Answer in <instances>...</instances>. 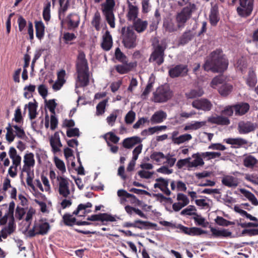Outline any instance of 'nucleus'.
<instances>
[{
	"label": "nucleus",
	"instance_id": "1",
	"mask_svg": "<svg viewBox=\"0 0 258 258\" xmlns=\"http://www.w3.org/2000/svg\"><path fill=\"white\" fill-rule=\"evenodd\" d=\"M196 9V6L194 4L189 3L182 10L176 15V25L171 19H166L163 22V27L165 31L172 33L177 31L184 27L185 24L188 20L193 12Z\"/></svg>",
	"mask_w": 258,
	"mask_h": 258
},
{
	"label": "nucleus",
	"instance_id": "2",
	"mask_svg": "<svg viewBox=\"0 0 258 258\" xmlns=\"http://www.w3.org/2000/svg\"><path fill=\"white\" fill-rule=\"evenodd\" d=\"M228 66V61L224 56L222 51L216 49L210 53L203 68L207 72L211 71L214 73H222L227 69Z\"/></svg>",
	"mask_w": 258,
	"mask_h": 258
},
{
	"label": "nucleus",
	"instance_id": "3",
	"mask_svg": "<svg viewBox=\"0 0 258 258\" xmlns=\"http://www.w3.org/2000/svg\"><path fill=\"white\" fill-rule=\"evenodd\" d=\"M87 220L92 222H98V223L93 224L88 221H78L76 222V224L78 226L91 225L101 226L106 225L109 222L116 221V218L114 216L106 213L92 215L88 216Z\"/></svg>",
	"mask_w": 258,
	"mask_h": 258
},
{
	"label": "nucleus",
	"instance_id": "4",
	"mask_svg": "<svg viewBox=\"0 0 258 258\" xmlns=\"http://www.w3.org/2000/svg\"><path fill=\"white\" fill-rule=\"evenodd\" d=\"M159 224L164 226L178 229L179 230L177 231V232L182 233L184 234L191 236H199L203 234L207 233L206 231L200 228L196 227H187L181 224H176L166 221H161L159 222Z\"/></svg>",
	"mask_w": 258,
	"mask_h": 258
},
{
	"label": "nucleus",
	"instance_id": "5",
	"mask_svg": "<svg viewBox=\"0 0 258 258\" xmlns=\"http://www.w3.org/2000/svg\"><path fill=\"white\" fill-rule=\"evenodd\" d=\"M122 43L127 49H132L137 45V36L130 27H123L121 30Z\"/></svg>",
	"mask_w": 258,
	"mask_h": 258
},
{
	"label": "nucleus",
	"instance_id": "6",
	"mask_svg": "<svg viewBox=\"0 0 258 258\" xmlns=\"http://www.w3.org/2000/svg\"><path fill=\"white\" fill-rule=\"evenodd\" d=\"M172 96V91L169 87L161 85L153 92L152 101L155 103H164L170 100Z\"/></svg>",
	"mask_w": 258,
	"mask_h": 258
},
{
	"label": "nucleus",
	"instance_id": "7",
	"mask_svg": "<svg viewBox=\"0 0 258 258\" xmlns=\"http://www.w3.org/2000/svg\"><path fill=\"white\" fill-rule=\"evenodd\" d=\"M115 6L114 0H106L105 3L101 5L102 11L105 19L110 27H115V17L113 13Z\"/></svg>",
	"mask_w": 258,
	"mask_h": 258
},
{
	"label": "nucleus",
	"instance_id": "8",
	"mask_svg": "<svg viewBox=\"0 0 258 258\" xmlns=\"http://www.w3.org/2000/svg\"><path fill=\"white\" fill-rule=\"evenodd\" d=\"M254 0H240L236 8L237 14L241 17L249 16L253 9Z\"/></svg>",
	"mask_w": 258,
	"mask_h": 258
},
{
	"label": "nucleus",
	"instance_id": "9",
	"mask_svg": "<svg viewBox=\"0 0 258 258\" xmlns=\"http://www.w3.org/2000/svg\"><path fill=\"white\" fill-rule=\"evenodd\" d=\"M165 48L160 44L153 47V50L149 58L150 62H155L158 66L161 65L164 61Z\"/></svg>",
	"mask_w": 258,
	"mask_h": 258
},
{
	"label": "nucleus",
	"instance_id": "10",
	"mask_svg": "<svg viewBox=\"0 0 258 258\" xmlns=\"http://www.w3.org/2000/svg\"><path fill=\"white\" fill-rule=\"evenodd\" d=\"M188 66L186 64H178L172 66L169 69L168 75L171 78L184 77L187 75Z\"/></svg>",
	"mask_w": 258,
	"mask_h": 258
},
{
	"label": "nucleus",
	"instance_id": "11",
	"mask_svg": "<svg viewBox=\"0 0 258 258\" xmlns=\"http://www.w3.org/2000/svg\"><path fill=\"white\" fill-rule=\"evenodd\" d=\"M50 225L48 222L35 223L33 228L30 229L28 233L30 237H33L36 235H44L48 233Z\"/></svg>",
	"mask_w": 258,
	"mask_h": 258
},
{
	"label": "nucleus",
	"instance_id": "12",
	"mask_svg": "<svg viewBox=\"0 0 258 258\" xmlns=\"http://www.w3.org/2000/svg\"><path fill=\"white\" fill-rule=\"evenodd\" d=\"M76 68L77 72H88L89 67L85 53L82 51H79L76 62Z\"/></svg>",
	"mask_w": 258,
	"mask_h": 258
},
{
	"label": "nucleus",
	"instance_id": "13",
	"mask_svg": "<svg viewBox=\"0 0 258 258\" xmlns=\"http://www.w3.org/2000/svg\"><path fill=\"white\" fill-rule=\"evenodd\" d=\"M256 127V124L250 121L241 120L238 123L237 129L240 134H247L253 132Z\"/></svg>",
	"mask_w": 258,
	"mask_h": 258
},
{
	"label": "nucleus",
	"instance_id": "14",
	"mask_svg": "<svg viewBox=\"0 0 258 258\" xmlns=\"http://www.w3.org/2000/svg\"><path fill=\"white\" fill-rule=\"evenodd\" d=\"M57 180L59 181L58 192L60 196L67 198L70 194V190L69 187V182L66 178L62 176H58Z\"/></svg>",
	"mask_w": 258,
	"mask_h": 258
},
{
	"label": "nucleus",
	"instance_id": "15",
	"mask_svg": "<svg viewBox=\"0 0 258 258\" xmlns=\"http://www.w3.org/2000/svg\"><path fill=\"white\" fill-rule=\"evenodd\" d=\"M193 107L205 111H210L212 107L211 102L207 99H200L194 100L191 104Z\"/></svg>",
	"mask_w": 258,
	"mask_h": 258
},
{
	"label": "nucleus",
	"instance_id": "16",
	"mask_svg": "<svg viewBox=\"0 0 258 258\" xmlns=\"http://www.w3.org/2000/svg\"><path fill=\"white\" fill-rule=\"evenodd\" d=\"M122 64H118L115 66L116 71L120 74H125L132 71L137 66V62H130L122 63Z\"/></svg>",
	"mask_w": 258,
	"mask_h": 258
},
{
	"label": "nucleus",
	"instance_id": "17",
	"mask_svg": "<svg viewBox=\"0 0 258 258\" xmlns=\"http://www.w3.org/2000/svg\"><path fill=\"white\" fill-rule=\"evenodd\" d=\"M127 13L126 18L128 21H134L138 19L139 8L138 6H134L129 1H127Z\"/></svg>",
	"mask_w": 258,
	"mask_h": 258
},
{
	"label": "nucleus",
	"instance_id": "18",
	"mask_svg": "<svg viewBox=\"0 0 258 258\" xmlns=\"http://www.w3.org/2000/svg\"><path fill=\"white\" fill-rule=\"evenodd\" d=\"M65 22L69 30L77 28L80 24V17L74 13L70 14L66 18Z\"/></svg>",
	"mask_w": 258,
	"mask_h": 258
},
{
	"label": "nucleus",
	"instance_id": "19",
	"mask_svg": "<svg viewBox=\"0 0 258 258\" xmlns=\"http://www.w3.org/2000/svg\"><path fill=\"white\" fill-rule=\"evenodd\" d=\"M208 122L212 124H216L219 125H228L230 121L227 117L222 115L212 116L208 118Z\"/></svg>",
	"mask_w": 258,
	"mask_h": 258
},
{
	"label": "nucleus",
	"instance_id": "20",
	"mask_svg": "<svg viewBox=\"0 0 258 258\" xmlns=\"http://www.w3.org/2000/svg\"><path fill=\"white\" fill-rule=\"evenodd\" d=\"M148 25V21L141 18H138L133 21V28L139 33L144 32L147 29Z\"/></svg>",
	"mask_w": 258,
	"mask_h": 258
},
{
	"label": "nucleus",
	"instance_id": "21",
	"mask_svg": "<svg viewBox=\"0 0 258 258\" xmlns=\"http://www.w3.org/2000/svg\"><path fill=\"white\" fill-rule=\"evenodd\" d=\"M142 140L138 136L125 138L123 140L122 146L124 148L131 149L137 144H141Z\"/></svg>",
	"mask_w": 258,
	"mask_h": 258
},
{
	"label": "nucleus",
	"instance_id": "22",
	"mask_svg": "<svg viewBox=\"0 0 258 258\" xmlns=\"http://www.w3.org/2000/svg\"><path fill=\"white\" fill-rule=\"evenodd\" d=\"M24 163L22 171H30L31 167H33L35 164L34 154L32 153L25 154L24 157Z\"/></svg>",
	"mask_w": 258,
	"mask_h": 258
},
{
	"label": "nucleus",
	"instance_id": "23",
	"mask_svg": "<svg viewBox=\"0 0 258 258\" xmlns=\"http://www.w3.org/2000/svg\"><path fill=\"white\" fill-rule=\"evenodd\" d=\"M235 115L242 116L246 114L250 108L248 103L241 102L233 105Z\"/></svg>",
	"mask_w": 258,
	"mask_h": 258
},
{
	"label": "nucleus",
	"instance_id": "24",
	"mask_svg": "<svg viewBox=\"0 0 258 258\" xmlns=\"http://www.w3.org/2000/svg\"><path fill=\"white\" fill-rule=\"evenodd\" d=\"M77 73V81L79 83L81 87L87 86L89 83V72H80Z\"/></svg>",
	"mask_w": 258,
	"mask_h": 258
},
{
	"label": "nucleus",
	"instance_id": "25",
	"mask_svg": "<svg viewBox=\"0 0 258 258\" xmlns=\"http://www.w3.org/2000/svg\"><path fill=\"white\" fill-rule=\"evenodd\" d=\"M112 39L108 31H106L103 36V41L101 43L102 49L105 51H109L112 46Z\"/></svg>",
	"mask_w": 258,
	"mask_h": 258
},
{
	"label": "nucleus",
	"instance_id": "26",
	"mask_svg": "<svg viewBox=\"0 0 258 258\" xmlns=\"http://www.w3.org/2000/svg\"><path fill=\"white\" fill-rule=\"evenodd\" d=\"M195 37V34L191 30H186L183 33L179 38V44L184 45L190 41H191Z\"/></svg>",
	"mask_w": 258,
	"mask_h": 258
},
{
	"label": "nucleus",
	"instance_id": "27",
	"mask_svg": "<svg viewBox=\"0 0 258 258\" xmlns=\"http://www.w3.org/2000/svg\"><path fill=\"white\" fill-rule=\"evenodd\" d=\"M156 226V224L149 221H142L141 220H135V228L141 230H147L150 228H155Z\"/></svg>",
	"mask_w": 258,
	"mask_h": 258
},
{
	"label": "nucleus",
	"instance_id": "28",
	"mask_svg": "<svg viewBox=\"0 0 258 258\" xmlns=\"http://www.w3.org/2000/svg\"><path fill=\"white\" fill-rule=\"evenodd\" d=\"M220 20L219 11L217 8L211 9L209 14V22L212 26H216Z\"/></svg>",
	"mask_w": 258,
	"mask_h": 258
},
{
	"label": "nucleus",
	"instance_id": "29",
	"mask_svg": "<svg viewBox=\"0 0 258 258\" xmlns=\"http://www.w3.org/2000/svg\"><path fill=\"white\" fill-rule=\"evenodd\" d=\"M35 27L36 30V36L37 38L41 40L44 36L45 26L41 21L35 22Z\"/></svg>",
	"mask_w": 258,
	"mask_h": 258
},
{
	"label": "nucleus",
	"instance_id": "30",
	"mask_svg": "<svg viewBox=\"0 0 258 258\" xmlns=\"http://www.w3.org/2000/svg\"><path fill=\"white\" fill-rule=\"evenodd\" d=\"M156 181L160 182V189L166 195L170 196L171 191L169 189L168 186L169 184V180L165 179L162 177H159L156 179Z\"/></svg>",
	"mask_w": 258,
	"mask_h": 258
},
{
	"label": "nucleus",
	"instance_id": "31",
	"mask_svg": "<svg viewBox=\"0 0 258 258\" xmlns=\"http://www.w3.org/2000/svg\"><path fill=\"white\" fill-rule=\"evenodd\" d=\"M211 231L213 236L216 237H227L231 236L232 233L227 229L218 230L210 227Z\"/></svg>",
	"mask_w": 258,
	"mask_h": 258
},
{
	"label": "nucleus",
	"instance_id": "32",
	"mask_svg": "<svg viewBox=\"0 0 258 258\" xmlns=\"http://www.w3.org/2000/svg\"><path fill=\"white\" fill-rule=\"evenodd\" d=\"M206 125V121H192L190 123L186 125L183 130L184 131H188V130H197L201 127L205 126Z\"/></svg>",
	"mask_w": 258,
	"mask_h": 258
},
{
	"label": "nucleus",
	"instance_id": "33",
	"mask_svg": "<svg viewBox=\"0 0 258 258\" xmlns=\"http://www.w3.org/2000/svg\"><path fill=\"white\" fill-rule=\"evenodd\" d=\"M192 157L195 158L192 161L189 160L187 167L188 168L191 167H196L198 166H203L204 164V162L202 158L201 154L199 153L194 154Z\"/></svg>",
	"mask_w": 258,
	"mask_h": 258
},
{
	"label": "nucleus",
	"instance_id": "34",
	"mask_svg": "<svg viewBox=\"0 0 258 258\" xmlns=\"http://www.w3.org/2000/svg\"><path fill=\"white\" fill-rule=\"evenodd\" d=\"M224 141L230 145H235L236 147H240L247 144V141L242 138H228L224 140Z\"/></svg>",
	"mask_w": 258,
	"mask_h": 258
},
{
	"label": "nucleus",
	"instance_id": "35",
	"mask_svg": "<svg viewBox=\"0 0 258 258\" xmlns=\"http://www.w3.org/2000/svg\"><path fill=\"white\" fill-rule=\"evenodd\" d=\"M166 113L163 111H157L152 116L151 121L154 123H161L166 118Z\"/></svg>",
	"mask_w": 258,
	"mask_h": 258
},
{
	"label": "nucleus",
	"instance_id": "36",
	"mask_svg": "<svg viewBox=\"0 0 258 258\" xmlns=\"http://www.w3.org/2000/svg\"><path fill=\"white\" fill-rule=\"evenodd\" d=\"M222 183L229 187H236L238 184L237 179L232 176H227L223 178Z\"/></svg>",
	"mask_w": 258,
	"mask_h": 258
},
{
	"label": "nucleus",
	"instance_id": "37",
	"mask_svg": "<svg viewBox=\"0 0 258 258\" xmlns=\"http://www.w3.org/2000/svg\"><path fill=\"white\" fill-rule=\"evenodd\" d=\"M240 191L245 197L251 202L252 205L254 206L258 205V201L254 194L244 188H241Z\"/></svg>",
	"mask_w": 258,
	"mask_h": 258
},
{
	"label": "nucleus",
	"instance_id": "38",
	"mask_svg": "<svg viewBox=\"0 0 258 258\" xmlns=\"http://www.w3.org/2000/svg\"><path fill=\"white\" fill-rule=\"evenodd\" d=\"M101 15L98 11H97L92 18L91 21L92 25L95 28L97 31H99L101 29Z\"/></svg>",
	"mask_w": 258,
	"mask_h": 258
},
{
	"label": "nucleus",
	"instance_id": "39",
	"mask_svg": "<svg viewBox=\"0 0 258 258\" xmlns=\"http://www.w3.org/2000/svg\"><path fill=\"white\" fill-rule=\"evenodd\" d=\"M232 89V85L229 84H224L220 86L218 89V91L221 96H227L231 92Z\"/></svg>",
	"mask_w": 258,
	"mask_h": 258
},
{
	"label": "nucleus",
	"instance_id": "40",
	"mask_svg": "<svg viewBox=\"0 0 258 258\" xmlns=\"http://www.w3.org/2000/svg\"><path fill=\"white\" fill-rule=\"evenodd\" d=\"M165 157L166 156L160 152H154L150 155V158L159 165L162 164V160L164 159Z\"/></svg>",
	"mask_w": 258,
	"mask_h": 258
},
{
	"label": "nucleus",
	"instance_id": "41",
	"mask_svg": "<svg viewBox=\"0 0 258 258\" xmlns=\"http://www.w3.org/2000/svg\"><path fill=\"white\" fill-rule=\"evenodd\" d=\"M204 94V91L201 88H197L191 90L189 92L186 93L185 95L187 98L193 99L201 97Z\"/></svg>",
	"mask_w": 258,
	"mask_h": 258
},
{
	"label": "nucleus",
	"instance_id": "42",
	"mask_svg": "<svg viewBox=\"0 0 258 258\" xmlns=\"http://www.w3.org/2000/svg\"><path fill=\"white\" fill-rule=\"evenodd\" d=\"M62 221L65 225L69 226H72L77 222L76 218L73 217L72 215L68 213L63 216Z\"/></svg>",
	"mask_w": 258,
	"mask_h": 258
},
{
	"label": "nucleus",
	"instance_id": "43",
	"mask_svg": "<svg viewBox=\"0 0 258 258\" xmlns=\"http://www.w3.org/2000/svg\"><path fill=\"white\" fill-rule=\"evenodd\" d=\"M69 0H67L65 4L63 3L61 5H60V8L58 11V18L59 19L61 20V23H63L64 21V17L66 11L69 8Z\"/></svg>",
	"mask_w": 258,
	"mask_h": 258
},
{
	"label": "nucleus",
	"instance_id": "44",
	"mask_svg": "<svg viewBox=\"0 0 258 258\" xmlns=\"http://www.w3.org/2000/svg\"><path fill=\"white\" fill-rule=\"evenodd\" d=\"M257 160L253 156L249 155L246 157L243 160L244 165L247 168H253L257 163Z\"/></svg>",
	"mask_w": 258,
	"mask_h": 258
},
{
	"label": "nucleus",
	"instance_id": "45",
	"mask_svg": "<svg viewBox=\"0 0 258 258\" xmlns=\"http://www.w3.org/2000/svg\"><path fill=\"white\" fill-rule=\"evenodd\" d=\"M50 7L51 3L50 1H47L45 4L43 10L42 16L43 19L48 22L50 19Z\"/></svg>",
	"mask_w": 258,
	"mask_h": 258
},
{
	"label": "nucleus",
	"instance_id": "46",
	"mask_svg": "<svg viewBox=\"0 0 258 258\" xmlns=\"http://www.w3.org/2000/svg\"><path fill=\"white\" fill-rule=\"evenodd\" d=\"M92 205L90 202H88L85 204H80L78 206L77 209L73 212V214L75 215H78L79 212L82 210L85 211L84 214H85L86 213H89L91 212V211L86 210V209L88 208H91L92 207Z\"/></svg>",
	"mask_w": 258,
	"mask_h": 258
},
{
	"label": "nucleus",
	"instance_id": "47",
	"mask_svg": "<svg viewBox=\"0 0 258 258\" xmlns=\"http://www.w3.org/2000/svg\"><path fill=\"white\" fill-rule=\"evenodd\" d=\"M115 57L118 61L121 63L128 62L126 56L120 50L119 47H117L115 50Z\"/></svg>",
	"mask_w": 258,
	"mask_h": 258
},
{
	"label": "nucleus",
	"instance_id": "48",
	"mask_svg": "<svg viewBox=\"0 0 258 258\" xmlns=\"http://www.w3.org/2000/svg\"><path fill=\"white\" fill-rule=\"evenodd\" d=\"M29 110V116L30 119L32 120L36 118L37 114L36 111L37 105L32 102H29L28 104Z\"/></svg>",
	"mask_w": 258,
	"mask_h": 258
},
{
	"label": "nucleus",
	"instance_id": "49",
	"mask_svg": "<svg viewBox=\"0 0 258 258\" xmlns=\"http://www.w3.org/2000/svg\"><path fill=\"white\" fill-rule=\"evenodd\" d=\"M154 83V80H152L151 78L149 80L147 85L142 93L141 95V97L143 99H146V97L148 96L149 94L151 92L153 87V84Z\"/></svg>",
	"mask_w": 258,
	"mask_h": 258
},
{
	"label": "nucleus",
	"instance_id": "50",
	"mask_svg": "<svg viewBox=\"0 0 258 258\" xmlns=\"http://www.w3.org/2000/svg\"><path fill=\"white\" fill-rule=\"evenodd\" d=\"M215 221L218 225L222 226H228L235 224L234 222L228 221L220 216H217L215 219Z\"/></svg>",
	"mask_w": 258,
	"mask_h": 258
},
{
	"label": "nucleus",
	"instance_id": "51",
	"mask_svg": "<svg viewBox=\"0 0 258 258\" xmlns=\"http://www.w3.org/2000/svg\"><path fill=\"white\" fill-rule=\"evenodd\" d=\"M107 102L108 99H105L97 104L96 106V114L97 115H102L104 113Z\"/></svg>",
	"mask_w": 258,
	"mask_h": 258
},
{
	"label": "nucleus",
	"instance_id": "52",
	"mask_svg": "<svg viewBox=\"0 0 258 258\" xmlns=\"http://www.w3.org/2000/svg\"><path fill=\"white\" fill-rule=\"evenodd\" d=\"M192 139V136L190 134H185L182 135L180 136L177 138L175 139L174 140L175 141V144L179 145L182 144L186 141H188Z\"/></svg>",
	"mask_w": 258,
	"mask_h": 258
},
{
	"label": "nucleus",
	"instance_id": "53",
	"mask_svg": "<svg viewBox=\"0 0 258 258\" xmlns=\"http://www.w3.org/2000/svg\"><path fill=\"white\" fill-rule=\"evenodd\" d=\"M54 162L56 167L59 169L62 173L66 172V169L64 162L59 159L57 157H54Z\"/></svg>",
	"mask_w": 258,
	"mask_h": 258
},
{
	"label": "nucleus",
	"instance_id": "54",
	"mask_svg": "<svg viewBox=\"0 0 258 258\" xmlns=\"http://www.w3.org/2000/svg\"><path fill=\"white\" fill-rule=\"evenodd\" d=\"M17 123H20L23 122V117L22 115V111L20 106H18L15 111L14 117L13 119Z\"/></svg>",
	"mask_w": 258,
	"mask_h": 258
},
{
	"label": "nucleus",
	"instance_id": "55",
	"mask_svg": "<svg viewBox=\"0 0 258 258\" xmlns=\"http://www.w3.org/2000/svg\"><path fill=\"white\" fill-rule=\"evenodd\" d=\"M6 130L7 131L6 136V139L9 143H11L14 141L15 135H14L13 130L11 123H8V126L6 127Z\"/></svg>",
	"mask_w": 258,
	"mask_h": 258
},
{
	"label": "nucleus",
	"instance_id": "56",
	"mask_svg": "<svg viewBox=\"0 0 258 258\" xmlns=\"http://www.w3.org/2000/svg\"><path fill=\"white\" fill-rule=\"evenodd\" d=\"M221 155V154L220 152H206L202 153L201 154V156L204 159L207 158V160H210L219 157Z\"/></svg>",
	"mask_w": 258,
	"mask_h": 258
},
{
	"label": "nucleus",
	"instance_id": "57",
	"mask_svg": "<svg viewBox=\"0 0 258 258\" xmlns=\"http://www.w3.org/2000/svg\"><path fill=\"white\" fill-rule=\"evenodd\" d=\"M19 30L20 32L24 34L25 28L27 25L26 20L22 16H19L17 20Z\"/></svg>",
	"mask_w": 258,
	"mask_h": 258
},
{
	"label": "nucleus",
	"instance_id": "58",
	"mask_svg": "<svg viewBox=\"0 0 258 258\" xmlns=\"http://www.w3.org/2000/svg\"><path fill=\"white\" fill-rule=\"evenodd\" d=\"M196 216L193 217V219L197 225L201 226L203 227H206L207 226V222H205V219L203 217L198 215H194Z\"/></svg>",
	"mask_w": 258,
	"mask_h": 258
},
{
	"label": "nucleus",
	"instance_id": "59",
	"mask_svg": "<svg viewBox=\"0 0 258 258\" xmlns=\"http://www.w3.org/2000/svg\"><path fill=\"white\" fill-rule=\"evenodd\" d=\"M26 214V211L24 208L17 206L15 212V217L18 220H21L23 218V216Z\"/></svg>",
	"mask_w": 258,
	"mask_h": 258
},
{
	"label": "nucleus",
	"instance_id": "60",
	"mask_svg": "<svg viewBox=\"0 0 258 258\" xmlns=\"http://www.w3.org/2000/svg\"><path fill=\"white\" fill-rule=\"evenodd\" d=\"M247 84L250 87H253L256 83L255 75L253 72H249L247 79Z\"/></svg>",
	"mask_w": 258,
	"mask_h": 258
},
{
	"label": "nucleus",
	"instance_id": "61",
	"mask_svg": "<svg viewBox=\"0 0 258 258\" xmlns=\"http://www.w3.org/2000/svg\"><path fill=\"white\" fill-rule=\"evenodd\" d=\"M135 116L136 113L135 112L132 110L128 111L125 116V123L127 124L132 123L135 119Z\"/></svg>",
	"mask_w": 258,
	"mask_h": 258
},
{
	"label": "nucleus",
	"instance_id": "62",
	"mask_svg": "<svg viewBox=\"0 0 258 258\" xmlns=\"http://www.w3.org/2000/svg\"><path fill=\"white\" fill-rule=\"evenodd\" d=\"M5 228L6 230H8V233L9 234V235L11 234L14 232L16 228L14 217L10 219L8 223V226L7 227H5Z\"/></svg>",
	"mask_w": 258,
	"mask_h": 258
},
{
	"label": "nucleus",
	"instance_id": "63",
	"mask_svg": "<svg viewBox=\"0 0 258 258\" xmlns=\"http://www.w3.org/2000/svg\"><path fill=\"white\" fill-rule=\"evenodd\" d=\"M224 81V79L223 76H217L213 79L211 83V85L213 88H215L217 85L220 84L222 85Z\"/></svg>",
	"mask_w": 258,
	"mask_h": 258
},
{
	"label": "nucleus",
	"instance_id": "64",
	"mask_svg": "<svg viewBox=\"0 0 258 258\" xmlns=\"http://www.w3.org/2000/svg\"><path fill=\"white\" fill-rule=\"evenodd\" d=\"M141 5L142 12L144 14L148 13L150 11L151 8L150 0H142Z\"/></svg>",
	"mask_w": 258,
	"mask_h": 258
}]
</instances>
